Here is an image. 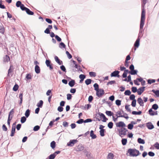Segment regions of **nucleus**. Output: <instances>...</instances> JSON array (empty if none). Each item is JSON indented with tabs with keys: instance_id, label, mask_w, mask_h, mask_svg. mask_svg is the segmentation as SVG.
I'll use <instances>...</instances> for the list:
<instances>
[{
	"instance_id": "f257e3e1",
	"label": "nucleus",
	"mask_w": 159,
	"mask_h": 159,
	"mask_svg": "<svg viewBox=\"0 0 159 159\" xmlns=\"http://www.w3.org/2000/svg\"><path fill=\"white\" fill-rule=\"evenodd\" d=\"M145 10L143 9L141 13L140 23V31L139 34V37H140V34H142L143 31V27L145 21Z\"/></svg>"
},
{
	"instance_id": "f03ea898",
	"label": "nucleus",
	"mask_w": 159,
	"mask_h": 159,
	"mask_svg": "<svg viewBox=\"0 0 159 159\" xmlns=\"http://www.w3.org/2000/svg\"><path fill=\"white\" fill-rule=\"evenodd\" d=\"M128 152L129 153L130 156L136 157L140 155L139 151L136 149H129Z\"/></svg>"
},
{
	"instance_id": "7ed1b4c3",
	"label": "nucleus",
	"mask_w": 159,
	"mask_h": 159,
	"mask_svg": "<svg viewBox=\"0 0 159 159\" xmlns=\"http://www.w3.org/2000/svg\"><path fill=\"white\" fill-rule=\"evenodd\" d=\"M119 135L121 136V135H125L127 131V129L124 128H122L120 129H118Z\"/></svg>"
},
{
	"instance_id": "20e7f679",
	"label": "nucleus",
	"mask_w": 159,
	"mask_h": 159,
	"mask_svg": "<svg viewBox=\"0 0 159 159\" xmlns=\"http://www.w3.org/2000/svg\"><path fill=\"white\" fill-rule=\"evenodd\" d=\"M105 93L104 90L102 89H99V90L96 91V94L98 97L100 98Z\"/></svg>"
},
{
	"instance_id": "39448f33",
	"label": "nucleus",
	"mask_w": 159,
	"mask_h": 159,
	"mask_svg": "<svg viewBox=\"0 0 159 159\" xmlns=\"http://www.w3.org/2000/svg\"><path fill=\"white\" fill-rule=\"evenodd\" d=\"M45 63L48 67H49L50 70H52L53 69L52 64L51 63V61L49 60H46L45 61Z\"/></svg>"
},
{
	"instance_id": "423d86ee",
	"label": "nucleus",
	"mask_w": 159,
	"mask_h": 159,
	"mask_svg": "<svg viewBox=\"0 0 159 159\" xmlns=\"http://www.w3.org/2000/svg\"><path fill=\"white\" fill-rule=\"evenodd\" d=\"M77 142V141L76 140H70L69 142L67 143V145L68 146L72 147Z\"/></svg>"
},
{
	"instance_id": "0eeeda50",
	"label": "nucleus",
	"mask_w": 159,
	"mask_h": 159,
	"mask_svg": "<svg viewBox=\"0 0 159 159\" xmlns=\"http://www.w3.org/2000/svg\"><path fill=\"white\" fill-rule=\"evenodd\" d=\"M120 72L119 71L116 70L115 71L112 72L111 75V77H119L120 76L119 75Z\"/></svg>"
},
{
	"instance_id": "6e6552de",
	"label": "nucleus",
	"mask_w": 159,
	"mask_h": 159,
	"mask_svg": "<svg viewBox=\"0 0 159 159\" xmlns=\"http://www.w3.org/2000/svg\"><path fill=\"white\" fill-rule=\"evenodd\" d=\"M146 125V127L149 129H152L154 128V125L151 122L147 123Z\"/></svg>"
},
{
	"instance_id": "1a4fd4ad",
	"label": "nucleus",
	"mask_w": 159,
	"mask_h": 159,
	"mask_svg": "<svg viewBox=\"0 0 159 159\" xmlns=\"http://www.w3.org/2000/svg\"><path fill=\"white\" fill-rule=\"evenodd\" d=\"M84 147L82 144H79L77 147L76 150L77 151L80 152L84 150Z\"/></svg>"
},
{
	"instance_id": "9d476101",
	"label": "nucleus",
	"mask_w": 159,
	"mask_h": 159,
	"mask_svg": "<svg viewBox=\"0 0 159 159\" xmlns=\"http://www.w3.org/2000/svg\"><path fill=\"white\" fill-rule=\"evenodd\" d=\"M117 127H122L123 128L126 126L125 124L122 121H120L116 124Z\"/></svg>"
},
{
	"instance_id": "9b49d317",
	"label": "nucleus",
	"mask_w": 159,
	"mask_h": 159,
	"mask_svg": "<svg viewBox=\"0 0 159 159\" xmlns=\"http://www.w3.org/2000/svg\"><path fill=\"white\" fill-rule=\"evenodd\" d=\"M145 87H142L139 88L137 91V93L139 95H140L144 90Z\"/></svg>"
},
{
	"instance_id": "f8f14e48",
	"label": "nucleus",
	"mask_w": 159,
	"mask_h": 159,
	"mask_svg": "<svg viewBox=\"0 0 159 159\" xmlns=\"http://www.w3.org/2000/svg\"><path fill=\"white\" fill-rule=\"evenodd\" d=\"M137 102L140 106H143L144 103L142 99L141 98H138L137 99Z\"/></svg>"
},
{
	"instance_id": "ddd939ff",
	"label": "nucleus",
	"mask_w": 159,
	"mask_h": 159,
	"mask_svg": "<svg viewBox=\"0 0 159 159\" xmlns=\"http://www.w3.org/2000/svg\"><path fill=\"white\" fill-rule=\"evenodd\" d=\"M139 41L140 39L139 37H138L134 45V46L135 47L138 48L139 47Z\"/></svg>"
},
{
	"instance_id": "4468645a",
	"label": "nucleus",
	"mask_w": 159,
	"mask_h": 159,
	"mask_svg": "<svg viewBox=\"0 0 159 159\" xmlns=\"http://www.w3.org/2000/svg\"><path fill=\"white\" fill-rule=\"evenodd\" d=\"M10 61V58L8 56L6 55L3 58V61L4 62H8Z\"/></svg>"
},
{
	"instance_id": "2eb2a0df",
	"label": "nucleus",
	"mask_w": 159,
	"mask_h": 159,
	"mask_svg": "<svg viewBox=\"0 0 159 159\" xmlns=\"http://www.w3.org/2000/svg\"><path fill=\"white\" fill-rule=\"evenodd\" d=\"M35 71L37 74H39L40 73V69L38 65H36L35 67Z\"/></svg>"
},
{
	"instance_id": "dca6fc26",
	"label": "nucleus",
	"mask_w": 159,
	"mask_h": 159,
	"mask_svg": "<svg viewBox=\"0 0 159 159\" xmlns=\"http://www.w3.org/2000/svg\"><path fill=\"white\" fill-rule=\"evenodd\" d=\"M100 117H102L103 118V120H102L103 122H106V121L108 120V119L105 117V116L103 114L101 113L100 114Z\"/></svg>"
},
{
	"instance_id": "f3484780",
	"label": "nucleus",
	"mask_w": 159,
	"mask_h": 159,
	"mask_svg": "<svg viewBox=\"0 0 159 159\" xmlns=\"http://www.w3.org/2000/svg\"><path fill=\"white\" fill-rule=\"evenodd\" d=\"M13 67L12 65H11L9 69L8 70V75L9 76L10 74L13 72Z\"/></svg>"
},
{
	"instance_id": "a211bd4d",
	"label": "nucleus",
	"mask_w": 159,
	"mask_h": 159,
	"mask_svg": "<svg viewBox=\"0 0 159 159\" xmlns=\"http://www.w3.org/2000/svg\"><path fill=\"white\" fill-rule=\"evenodd\" d=\"M55 61L59 65H61L62 63V61H60L57 57L56 56L54 57Z\"/></svg>"
},
{
	"instance_id": "6ab92c4d",
	"label": "nucleus",
	"mask_w": 159,
	"mask_h": 159,
	"mask_svg": "<svg viewBox=\"0 0 159 159\" xmlns=\"http://www.w3.org/2000/svg\"><path fill=\"white\" fill-rule=\"evenodd\" d=\"M90 136L92 139H95L97 137L96 135L94 134L93 131L92 130L90 131Z\"/></svg>"
},
{
	"instance_id": "aec40b11",
	"label": "nucleus",
	"mask_w": 159,
	"mask_h": 159,
	"mask_svg": "<svg viewBox=\"0 0 159 159\" xmlns=\"http://www.w3.org/2000/svg\"><path fill=\"white\" fill-rule=\"evenodd\" d=\"M116 115V116H117V117H124L127 119H128L129 118L127 114L126 113H124V112L123 116H117V115Z\"/></svg>"
},
{
	"instance_id": "412c9836",
	"label": "nucleus",
	"mask_w": 159,
	"mask_h": 159,
	"mask_svg": "<svg viewBox=\"0 0 159 159\" xmlns=\"http://www.w3.org/2000/svg\"><path fill=\"white\" fill-rule=\"evenodd\" d=\"M137 141L138 143L140 144H144L145 143L144 140L141 138H139L138 139Z\"/></svg>"
},
{
	"instance_id": "4be33fe9",
	"label": "nucleus",
	"mask_w": 159,
	"mask_h": 159,
	"mask_svg": "<svg viewBox=\"0 0 159 159\" xmlns=\"http://www.w3.org/2000/svg\"><path fill=\"white\" fill-rule=\"evenodd\" d=\"M16 131V128H14L13 127H12L11 130V133L10 134V136L11 137L13 136L14 135V134L15 133Z\"/></svg>"
},
{
	"instance_id": "5701e85b",
	"label": "nucleus",
	"mask_w": 159,
	"mask_h": 159,
	"mask_svg": "<svg viewBox=\"0 0 159 159\" xmlns=\"http://www.w3.org/2000/svg\"><path fill=\"white\" fill-rule=\"evenodd\" d=\"M29 15H33L34 14V12L31 11L28 8L27 9H26V10L25 11Z\"/></svg>"
},
{
	"instance_id": "b1692460",
	"label": "nucleus",
	"mask_w": 159,
	"mask_h": 159,
	"mask_svg": "<svg viewBox=\"0 0 159 159\" xmlns=\"http://www.w3.org/2000/svg\"><path fill=\"white\" fill-rule=\"evenodd\" d=\"M75 84V81L74 80H71L69 83V85L71 87H73Z\"/></svg>"
},
{
	"instance_id": "393cba45",
	"label": "nucleus",
	"mask_w": 159,
	"mask_h": 159,
	"mask_svg": "<svg viewBox=\"0 0 159 159\" xmlns=\"http://www.w3.org/2000/svg\"><path fill=\"white\" fill-rule=\"evenodd\" d=\"M43 102L42 100H40L37 104V106L41 108L43 106Z\"/></svg>"
},
{
	"instance_id": "a878e982",
	"label": "nucleus",
	"mask_w": 159,
	"mask_h": 159,
	"mask_svg": "<svg viewBox=\"0 0 159 159\" xmlns=\"http://www.w3.org/2000/svg\"><path fill=\"white\" fill-rule=\"evenodd\" d=\"M152 91L154 93L157 97H159V90L155 91L154 89H152Z\"/></svg>"
},
{
	"instance_id": "bb28decb",
	"label": "nucleus",
	"mask_w": 159,
	"mask_h": 159,
	"mask_svg": "<svg viewBox=\"0 0 159 159\" xmlns=\"http://www.w3.org/2000/svg\"><path fill=\"white\" fill-rule=\"evenodd\" d=\"M114 157V155L111 153H109L107 156V159H113Z\"/></svg>"
},
{
	"instance_id": "cd10ccee",
	"label": "nucleus",
	"mask_w": 159,
	"mask_h": 159,
	"mask_svg": "<svg viewBox=\"0 0 159 159\" xmlns=\"http://www.w3.org/2000/svg\"><path fill=\"white\" fill-rule=\"evenodd\" d=\"M30 110L28 109L26 110L25 113V115L26 117H28L30 116Z\"/></svg>"
},
{
	"instance_id": "c85d7f7f",
	"label": "nucleus",
	"mask_w": 159,
	"mask_h": 159,
	"mask_svg": "<svg viewBox=\"0 0 159 159\" xmlns=\"http://www.w3.org/2000/svg\"><path fill=\"white\" fill-rule=\"evenodd\" d=\"M93 87L94 88V90L96 91L99 90L98 85L97 83H95L93 85Z\"/></svg>"
},
{
	"instance_id": "c756f323",
	"label": "nucleus",
	"mask_w": 159,
	"mask_h": 159,
	"mask_svg": "<svg viewBox=\"0 0 159 159\" xmlns=\"http://www.w3.org/2000/svg\"><path fill=\"white\" fill-rule=\"evenodd\" d=\"M124 112L123 110H121V111H118L116 112V114L117 115V116H123L122 114H124Z\"/></svg>"
},
{
	"instance_id": "7c9ffc66",
	"label": "nucleus",
	"mask_w": 159,
	"mask_h": 159,
	"mask_svg": "<svg viewBox=\"0 0 159 159\" xmlns=\"http://www.w3.org/2000/svg\"><path fill=\"white\" fill-rule=\"evenodd\" d=\"M51 147L52 149H54L56 146V143L54 141H52L50 144Z\"/></svg>"
},
{
	"instance_id": "2f4dec72",
	"label": "nucleus",
	"mask_w": 159,
	"mask_h": 159,
	"mask_svg": "<svg viewBox=\"0 0 159 159\" xmlns=\"http://www.w3.org/2000/svg\"><path fill=\"white\" fill-rule=\"evenodd\" d=\"M137 70H133L129 71V73L131 75H134L137 74Z\"/></svg>"
},
{
	"instance_id": "473e14b6",
	"label": "nucleus",
	"mask_w": 159,
	"mask_h": 159,
	"mask_svg": "<svg viewBox=\"0 0 159 159\" xmlns=\"http://www.w3.org/2000/svg\"><path fill=\"white\" fill-rule=\"evenodd\" d=\"M14 113V110H13V109H12V110H11V111H10V112L9 113L8 118H11V116H13V114Z\"/></svg>"
},
{
	"instance_id": "72a5a7b5",
	"label": "nucleus",
	"mask_w": 159,
	"mask_h": 159,
	"mask_svg": "<svg viewBox=\"0 0 159 159\" xmlns=\"http://www.w3.org/2000/svg\"><path fill=\"white\" fill-rule=\"evenodd\" d=\"M92 81V80L90 79H87L85 80V83L86 85H88L90 84Z\"/></svg>"
},
{
	"instance_id": "f704fd0d",
	"label": "nucleus",
	"mask_w": 159,
	"mask_h": 159,
	"mask_svg": "<svg viewBox=\"0 0 159 159\" xmlns=\"http://www.w3.org/2000/svg\"><path fill=\"white\" fill-rule=\"evenodd\" d=\"M132 114L133 115H140L142 113V112L141 111H133L132 113Z\"/></svg>"
},
{
	"instance_id": "c9c22d12",
	"label": "nucleus",
	"mask_w": 159,
	"mask_h": 159,
	"mask_svg": "<svg viewBox=\"0 0 159 159\" xmlns=\"http://www.w3.org/2000/svg\"><path fill=\"white\" fill-rule=\"evenodd\" d=\"M66 45L64 44V43L63 42H61L59 44V47L61 48H66Z\"/></svg>"
},
{
	"instance_id": "e433bc0d",
	"label": "nucleus",
	"mask_w": 159,
	"mask_h": 159,
	"mask_svg": "<svg viewBox=\"0 0 159 159\" xmlns=\"http://www.w3.org/2000/svg\"><path fill=\"white\" fill-rule=\"evenodd\" d=\"M122 143L123 145H125L126 144L127 142V139H122L121 140Z\"/></svg>"
},
{
	"instance_id": "4c0bfd02",
	"label": "nucleus",
	"mask_w": 159,
	"mask_h": 159,
	"mask_svg": "<svg viewBox=\"0 0 159 159\" xmlns=\"http://www.w3.org/2000/svg\"><path fill=\"white\" fill-rule=\"evenodd\" d=\"M106 114L109 116H111L113 115V113L110 111H106Z\"/></svg>"
},
{
	"instance_id": "58836bf2",
	"label": "nucleus",
	"mask_w": 159,
	"mask_h": 159,
	"mask_svg": "<svg viewBox=\"0 0 159 159\" xmlns=\"http://www.w3.org/2000/svg\"><path fill=\"white\" fill-rule=\"evenodd\" d=\"M89 75L91 77H95L96 76V73L93 71L89 72Z\"/></svg>"
},
{
	"instance_id": "ea45409f",
	"label": "nucleus",
	"mask_w": 159,
	"mask_h": 159,
	"mask_svg": "<svg viewBox=\"0 0 159 159\" xmlns=\"http://www.w3.org/2000/svg\"><path fill=\"white\" fill-rule=\"evenodd\" d=\"M113 124L112 122H109L107 125L108 127L110 129H112L113 127Z\"/></svg>"
},
{
	"instance_id": "a19ab883",
	"label": "nucleus",
	"mask_w": 159,
	"mask_h": 159,
	"mask_svg": "<svg viewBox=\"0 0 159 159\" xmlns=\"http://www.w3.org/2000/svg\"><path fill=\"white\" fill-rule=\"evenodd\" d=\"M147 0H143V3L142 4V9H143L144 10V7L145 4L147 3Z\"/></svg>"
},
{
	"instance_id": "79ce46f5",
	"label": "nucleus",
	"mask_w": 159,
	"mask_h": 159,
	"mask_svg": "<svg viewBox=\"0 0 159 159\" xmlns=\"http://www.w3.org/2000/svg\"><path fill=\"white\" fill-rule=\"evenodd\" d=\"M105 131V129H102L101 130H100L99 132H100V135L102 136L103 137L105 135L104 134V131Z\"/></svg>"
},
{
	"instance_id": "37998d69",
	"label": "nucleus",
	"mask_w": 159,
	"mask_h": 159,
	"mask_svg": "<svg viewBox=\"0 0 159 159\" xmlns=\"http://www.w3.org/2000/svg\"><path fill=\"white\" fill-rule=\"evenodd\" d=\"M26 118L25 116H23L21 117L20 121L22 123H23L26 121Z\"/></svg>"
},
{
	"instance_id": "c03bdc74",
	"label": "nucleus",
	"mask_w": 159,
	"mask_h": 159,
	"mask_svg": "<svg viewBox=\"0 0 159 159\" xmlns=\"http://www.w3.org/2000/svg\"><path fill=\"white\" fill-rule=\"evenodd\" d=\"M131 92L129 90H126L125 93H124V94L125 95H130V94H131Z\"/></svg>"
},
{
	"instance_id": "a18cd8bd",
	"label": "nucleus",
	"mask_w": 159,
	"mask_h": 159,
	"mask_svg": "<svg viewBox=\"0 0 159 159\" xmlns=\"http://www.w3.org/2000/svg\"><path fill=\"white\" fill-rule=\"evenodd\" d=\"M155 82V80L154 79H149L148 80V84H151L152 83H154Z\"/></svg>"
},
{
	"instance_id": "49530a36",
	"label": "nucleus",
	"mask_w": 159,
	"mask_h": 159,
	"mask_svg": "<svg viewBox=\"0 0 159 159\" xmlns=\"http://www.w3.org/2000/svg\"><path fill=\"white\" fill-rule=\"evenodd\" d=\"M158 105L156 104H155L152 106V108L155 110H156L158 109Z\"/></svg>"
},
{
	"instance_id": "de8ad7c7",
	"label": "nucleus",
	"mask_w": 159,
	"mask_h": 159,
	"mask_svg": "<svg viewBox=\"0 0 159 159\" xmlns=\"http://www.w3.org/2000/svg\"><path fill=\"white\" fill-rule=\"evenodd\" d=\"M22 4L20 1H18L16 3V6L17 7H20V6Z\"/></svg>"
},
{
	"instance_id": "09e8293b",
	"label": "nucleus",
	"mask_w": 159,
	"mask_h": 159,
	"mask_svg": "<svg viewBox=\"0 0 159 159\" xmlns=\"http://www.w3.org/2000/svg\"><path fill=\"white\" fill-rule=\"evenodd\" d=\"M136 99L133 100L131 103V105L133 107H135L136 105Z\"/></svg>"
},
{
	"instance_id": "8fccbe9b",
	"label": "nucleus",
	"mask_w": 159,
	"mask_h": 159,
	"mask_svg": "<svg viewBox=\"0 0 159 159\" xmlns=\"http://www.w3.org/2000/svg\"><path fill=\"white\" fill-rule=\"evenodd\" d=\"M18 87H19V86H18V84H16L14 86L13 88V89L14 91H16L18 90Z\"/></svg>"
},
{
	"instance_id": "3c124183",
	"label": "nucleus",
	"mask_w": 159,
	"mask_h": 159,
	"mask_svg": "<svg viewBox=\"0 0 159 159\" xmlns=\"http://www.w3.org/2000/svg\"><path fill=\"white\" fill-rule=\"evenodd\" d=\"M55 154H51L48 157L49 159H54L55 157Z\"/></svg>"
},
{
	"instance_id": "603ef678",
	"label": "nucleus",
	"mask_w": 159,
	"mask_h": 159,
	"mask_svg": "<svg viewBox=\"0 0 159 159\" xmlns=\"http://www.w3.org/2000/svg\"><path fill=\"white\" fill-rule=\"evenodd\" d=\"M40 129V127L39 125H36L35 126L33 129V130L35 131H37Z\"/></svg>"
},
{
	"instance_id": "864d4df0",
	"label": "nucleus",
	"mask_w": 159,
	"mask_h": 159,
	"mask_svg": "<svg viewBox=\"0 0 159 159\" xmlns=\"http://www.w3.org/2000/svg\"><path fill=\"white\" fill-rule=\"evenodd\" d=\"M121 100L117 99L116 101V104L117 105L119 106L121 105Z\"/></svg>"
},
{
	"instance_id": "5fc2aeb1",
	"label": "nucleus",
	"mask_w": 159,
	"mask_h": 159,
	"mask_svg": "<svg viewBox=\"0 0 159 159\" xmlns=\"http://www.w3.org/2000/svg\"><path fill=\"white\" fill-rule=\"evenodd\" d=\"M84 120L82 119H80V120H78L76 122V123L78 124H81L84 122Z\"/></svg>"
},
{
	"instance_id": "6e6d98bb",
	"label": "nucleus",
	"mask_w": 159,
	"mask_h": 159,
	"mask_svg": "<svg viewBox=\"0 0 159 159\" xmlns=\"http://www.w3.org/2000/svg\"><path fill=\"white\" fill-rule=\"evenodd\" d=\"M20 8L22 11H25L26 10V9H27V8L25 7L23 4L21 5V6H20Z\"/></svg>"
},
{
	"instance_id": "4d7b16f0",
	"label": "nucleus",
	"mask_w": 159,
	"mask_h": 159,
	"mask_svg": "<svg viewBox=\"0 0 159 159\" xmlns=\"http://www.w3.org/2000/svg\"><path fill=\"white\" fill-rule=\"evenodd\" d=\"M66 54L67 55L69 59H70L72 58V56L69 53V52L68 51H66Z\"/></svg>"
},
{
	"instance_id": "13d9d810",
	"label": "nucleus",
	"mask_w": 159,
	"mask_h": 159,
	"mask_svg": "<svg viewBox=\"0 0 159 159\" xmlns=\"http://www.w3.org/2000/svg\"><path fill=\"white\" fill-rule=\"evenodd\" d=\"M155 148L157 149H159V143H158L157 142H156L154 145Z\"/></svg>"
},
{
	"instance_id": "bf43d9fd",
	"label": "nucleus",
	"mask_w": 159,
	"mask_h": 159,
	"mask_svg": "<svg viewBox=\"0 0 159 159\" xmlns=\"http://www.w3.org/2000/svg\"><path fill=\"white\" fill-rule=\"evenodd\" d=\"M135 96L134 94H131L130 95V97H129V99L130 100H134V99H135Z\"/></svg>"
},
{
	"instance_id": "052dcab7",
	"label": "nucleus",
	"mask_w": 159,
	"mask_h": 159,
	"mask_svg": "<svg viewBox=\"0 0 159 159\" xmlns=\"http://www.w3.org/2000/svg\"><path fill=\"white\" fill-rule=\"evenodd\" d=\"M4 32V29L3 26L0 27V33L2 34H3Z\"/></svg>"
},
{
	"instance_id": "680f3d73",
	"label": "nucleus",
	"mask_w": 159,
	"mask_h": 159,
	"mask_svg": "<svg viewBox=\"0 0 159 159\" xmlns=\"http://www.w3.org/2000/svg\"><path fill=\"white\" fill-rule=\"evenodd\" d=\"M134 125L131 123L129 124L128 125V128L129 129H132Z\"/></svg>"
},
{
	"instance_id": "e2e57ef3",
	"label": "nucleus",
	"mask_w": 159,
	"mask_h": 159,
	"mask_svg": "<svg viewBox=\"0 0 159 159\" xmlns=\"http://www.w3.org/2000/svg\"><path fill=\"white\" fill-rule=\"evenodd\" d=\"M79 77L80 79L84 80L86 76L84 75L81 74L79 75Z\"/></svg>"
},
{
	"instance_id": "0e129e2a",
	"label": "nucleus",
	"mask_w": 159,
	"mask_h": 159,
	"mask_svg": "<svg viewBox=\"0 0 159 159\" xmlns=\"http://www.w3.org/2000/svg\"><path fill=\"white\" fill-rule=\"evenodd\" d=\"M132 91L133 93H135L137 91V89L136 87H132L131 88Z\"/></svg>"
},
{
	"instance_id": "69168bd1",
	"label": "nucleus",
	"mask_w": 159,
	"mask_h": 159,
	"mask_svg": "<svg viewBox=\"0 0 159 159\" xmlns=\"http://www.w3.org/2000/svg\"><path fill=\"white\" fill-rule=\"evenodd\" d=\"M92 121V120L91 119H87L86 120H84V122L85 123H88L91 122Z\"/></svg>"
},
{
	"instance_id": "338daca9",
	"label": "nucleus",
	"mask_w": 159,
	"mask_h": 159,
	"mask_svg": "<svg viewBox=\"0 0 159 159\" xmlns=\"http://www.w3.org/2000/svg\"><path fill=\"white\" fill-rule=\"evenodd\" d=\"M63 125L64 127H67L68 126V124L67 122L64 121L63 123Z\"/></svg>"
},
{
	"instance_id": "774afa93",
	"label": "nucleus",
	"mask_w": 159,
	"mask_h": 159,
	"mask_svg": "<svg viewBox=\"0 0 159 159\" xmlns=\"http://www.w3.org/2000/svg\"><path fill=\"white\" fill-rule=\"evenodd\" d=\"M63 108L61 106H59L57 108V110L59 112H61L63 111Z\"/></svg>"
}]
</instances>
